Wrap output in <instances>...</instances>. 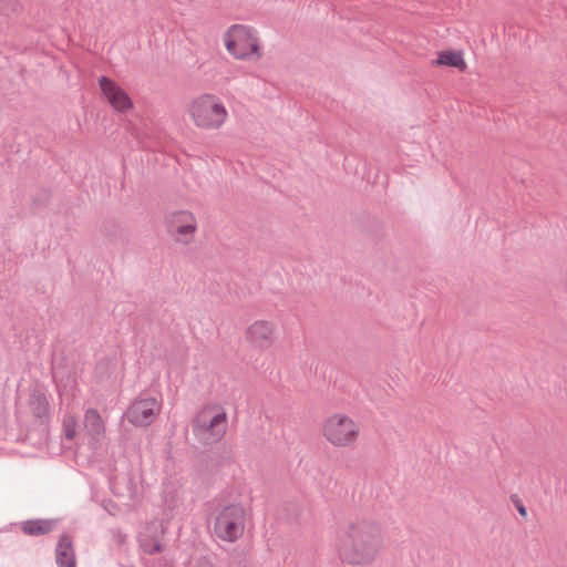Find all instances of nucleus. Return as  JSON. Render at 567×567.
<instances>
[{"label": "nucleus", "instance_id": "nucleus-9", "mask_svg": "<svg viewBox=\"0 0 567 567\" xmlns=\"http://www.w3.org/2000/svg\"><path fill=\"white\" fill-rule=\"evenodd\" d=\"M99 84L103 96L116 112L125 113L133 107L128 94L113 80L101 76Z\"/></svg>", "mask_w": 567, "mask_h": 567}, {"label": "nucleus", "instance_id": "nucleus-3", "mask_svg": "<svg viewBox=\"0 0 567 567\" xmlns=\"http://www.w3.org/2000/svg\"><path fill=\"white\" fill-rule=\"evenodd\" d=\"M188 113L194 124L204 130L219 128L227 118V111L218 97L200 95L192 101Z\"/></svg>", "mask_w": 567, "mask_h": 567}, {"label": "nucleus", "instance_id": "nucleus-1", "mask_svg": "<svg viewBox=\"0 0 567 567\" xmlns=\"http://www.w3.org/2000/svg\"><path fill=\"white\" fill-rule=\"evenodd\" d=\"M383 545L380 525L372 519L350 523L336 540V549L342 563L367 565L379 555Z\"/></svg>", "mask_w": 567, "mask_h": 567}, {"label": "nucleus", "instance_id": "nucleus-13", "mask_svg": "<svg viewBox=\"0 0 567 567\" xmlns=\"http://www.w3.org/2000/svg\"><path fill=\"white\" fill-rule=\"evenodd\" d=\"M55 525L51 519H33L22 523L21 529L24 534L30 536H39L50 533Z\"/></svg>", "mask_w": 567, "mask_h": 567}, {"label": "nucleus", "instance_id": "nucleus-6", "mask_svg": "<svg viewBox=\"0 0 567 567\" xmlns=\"http://www.w3.org/2000/svg\"><path fill=\"white\" fill-rule=\"evenodd\" d=\"M162 404L155 396L138 398L125 412L126 420L136 426L152 424L161 411Z\"/></svg>", "mask_w": 567, "mask_h": 567}, {"label": "nucleus", "instance_id": "nucleus-15", "mask_svg": "<svg viewBox=\"0 0 567 567\" xmlns=\"http://www.w3.org/2000/svg\"><path fill=\"white\" fill-rule=\"evenodd\" d=\"M31 409L37 417L47 416L49 413V403L43 393L34 392L31 396Z\"/></svg>", "mask_w": 567, "mask_h": 567}, {"label": "nucleus", "instance_id": "nucleus-4", "mask_svg": "<svg viewBox=\"0 0 567 567\" xmlns=\"http://www.w3.org/2000/svg\"><path fill=\"white\" fill-rule=\"evenodd\" d=\"M322 434L333 446L344 447L357 441L359 425L348 415L336 413L324 421Z\"/></svg>", "mask_w": 567, "mask_h": 567}, {"label": "nucleus", "instance_id": "nucleus-17", "mask_svg": "<svg viewBox=\"0 0 567 567\" xmlns=\"http://www.w3.org/2000/svg\"><path fill=\"white\" fill-rule=\"evenodd\" d=\"M163 501L167 508H169V509L175 508L177 505V501H178L177 491L175 488H173L172 486L166 485L164 487V492H163Z\"/></svg>", "mask_w": 567, "mask_h": 567}, {"label": "nucleus", "instance_id": "nucleus-8", "mask_svg": "<svg viewBox=\"0 0 567 567\" xmlns=\"http://www.w3.org/2000/svg\"><path fill=\"white\" fill-rule=\"evenodd\" d=\"M83 434L90 447L94 451L100 449L105 440L106 429L101 414L96 409L90 408L83 417Z\"/></svg>", "mask_w": 567, "mask_h": 567}, {"label": "nucleus", "instance_id": "nucleus-18", "mask_svg": "<svg viewBox=\"0 0 567 567\" xmlns=\"http://www.w3.org/2000/svg\"><path fill=\"white\" fill-rule=\"evenodd\" d=\"M144 550L148 554H155V553H159L161 551V545L158 543H155L153 545H151L150 547L148 546H145V545H142Z\"/></svg>", "mask_w": 567, "mask_h": 567}, {"label": "nucleus", "instance_id": "nucleus-2", "mask_svg": "<svg viewBox=\"0 0 567 567\" xmlns=\"http://www.w3.org/2000/svg\"><path fill=\"white\" fill-rule=\"evenodd\" d=\"M192 430L198 441L205 444L218 442L227 430V416L218 405L203 406L193 420Z\"/></svg>", "mask_w": 567, "mask_h": 567}, {"label": "nucleus", "instance_id": "nucleus-10", "mask_svg": "<svg viewBox=\"0 0 567 567\" xmlns=\"http://www.w3.org/2000/svg\"><path fill=\"white\" fill-rule=\"evenodd\" d=\"M225 47L236 59L248 55V28L241 24L231 25L224 35Z\"/></svg>", "mask_w": 567, "mask_h": 567}, {"label": "nucleus", "instance_id": "nucleus-11", "mask_svg": "<svg viewBox=\"0 0 567 567\" xmlns=\"http://www.w3.org/2000/svg\"><path fill=\"white\" fill-rule=\"evenodd\" d=\"M275 340V326L267 320L255 321L250 326V347L269 348Z\"/></svg>", "mask_w": 567, "mask_h": 567}, {"label": "nucleus", "instance_id": "nucleus-16", "mask_svg": "<svg viewBox=\"0 0 567 567\" xmlns=\"http://www.w3.org/2000/svg\"><path fill=\"white\" fill-rule=\"evenodd\" d=\"M62 427L65 439L74 440L78 434V420L73 415H65Z\"/></svg>", "mask_w": 567, "mask_h": 567}, {"label": "nucleus", "instance_id": "nucleus-20", "mask_svg": "<svg viewBox=\"0 0 567 567\" xmlns=\"http://www.w3.org/2000/svg\"><path fill=\"white\" fill-rule=\"evenodd\" d=\"M517 509H518V512H519V514H520V515L526 516V508H525L523 505H519V506L517 507Z\"/></svg>", "mask_w": 567, "mask_h": 567}, {"label": "nucleus", "instance_id": "nucleus-12", "mask_svg": "<svg viewBox=\"0 0 567 567\" xmlns=\"http://www.w3.org/2000/svg\"><path fill=\"white\" fill-rule=\"evenodd\" d=\"M58 567H76L75 553L72 540L68 535H62L55 548Z\"/></svg>", "mask_w": 567, "mask_h": 567}, {"label": "nucleus", "instance_id": "nucleus-5", "mask_svg": "<svg viewBox=\"0 0 567 567\" xmlns=\"http://www.w3.org/2000/svg\"><path fill=\"white\" fill-rule=\"evenodd\" d=\"M246 512L241 506L230 505L221 509L214 524L215 535L225 542H235L245 529Z\"/></svg>", "mask_w": 567, "mask_h": 567}, {"label": "nucleus", "instance_id": "nucleus-7", "mask_svg": "<svg viewBox=\"0 0 567 567\" xmlns=\"http://www.w3.org/2000/svg\"><path fill=\"white\" fill-rule=\"evenodd\" d=\"M168 228L176 243L189 245L195 238L197 221L189 212H176L169 218Z\"/></svg>", "mask_w": 567, "mask_h": 567}, {"label": "nucleus", "instance_id": "nucleus-14", "mask_svg": "<svg viewBox=\"0 0 567 567\" xmlns=\"http://www.w3.org/2000/svg\"><path fill=\"white\" fill-rule=\"evenodd\" d=\"M436 63L439 65L454 66L461 70L465 69V61L461 52L443 51L439 54Z\"/></svg>", "mask_w": 567, "mask_h": 567}, {"label": "nucleus", "instance_id": "nucleus-19", "mask_svg": "<svg viewBox=\"0 0 567 567\" xmlns=\"http://www.w3.org/2000/svg\"><path fill=\"white\" fill-rule=\"evenodd\" d=\"M249 50H250V56L252 54H256L257 58L260 56V52H259V48L257 45V43L255 41H252V38L250 37V47H249Z\"/></svg>", "mask_w": 567, "mask_h": 567}]
</instances>
